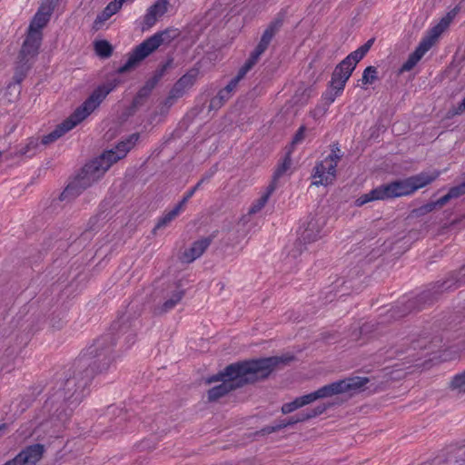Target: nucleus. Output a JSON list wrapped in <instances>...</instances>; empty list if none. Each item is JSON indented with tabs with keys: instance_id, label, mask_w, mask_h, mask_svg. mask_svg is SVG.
Instances as JSON below:
<instances>
[{
	"instance_id": "obj_7",
	"label": "nucleus",
	"mask_w": 465,
	"mask_h": 465,
	"mask_svg": "<svg viewBox=\"0 0 465 465\" xmlns=\"http://www.w3.org/2000/svg\"><path fill=\"white\" fill-rule=\"evenodd\" d=\"M177 35V30L172 28L155 33L128 54L127 61L117 69V72L124 74L136 68L143 59L154 52L161 45L171 43Z\"/></svg>"
},
{
	"instance_id": "obj_6",
	"label": "nucleus",
	"mask_w": 465,
	"mask_h": 465,
	"mask_svg": "<svg viewBox=\"0 0 465 465\" xmlns=\"http://www.w3.org/2000/svg\"><path fill=\"white\" fill-rule=\"evenodd\" d=\"M116 87L114 82L98 86L86 98V100L78 106L74 112L61 124L56 125L54 131L44 135L41 139L40 145H48L64 134L72 130L74 126L89 116L104 101V99Z\"/></svg>"
},
{
	"instance_id": "obj_21",
	"label": "nucleus",
	"mask_w": 465,
	"mask_h": 465,
	"mask_svg": "<svg viewBox=\"0 0 465 465\" xmlns=\"http://www.w3.org/2000/svg\"><path fill=\"white\" fill-rule=\"evenodd\" d=\"M286 13L281 11L270 22L265 30L263 31L260 42L269 46L271 41L274 35L281 30L283 25Z\"/></svg>"
},
{
	"instance_id": "obj_61",
	"label": "nucleus",
	"mask_w": 465,
	"mask_h": 465,
	"mask_svg": "<svg viewBox=\"0 0 465 465\" xmlns=\"http://www.w3.org/2000/svg\"><path fill=\"white\" fill-rule=\"evenodd\" d=\"M465 111V97L462 99V101L459 104L456 114H460Z\"/></svg>"
},
{
	"instance_id": "obj_41",
	"label": "nucleus",
	"mask_w": 465,
	"mask_h": 465,
	"mask_svg": "<svg viewBox=\"0 0 465 465\" xmlns=\"http://www.w3.org/2000/svg\"><path fill=\"white\" fill-rule=\"evenodd\" d=\"M342 92H338L337 89H333L331 87L329 86V89H327L323 94H322V100L324 101V104H327V105H330L331 104H332L336 97L338 95H340Z\"/></svg>"
},
{
	"instance_id": "obj_20",
	"label": "nucleus",
	"mask_w": 465,
	"mask_h": 465,
	"mask_svg": "<svg viewBox=\"0 0 465 465\" xmlns=\"http://www.w3.org/2000/svg\"><path fill=\"white\" fill-rule=\"evenodd\" d=\"M213 239V236H209L194 242L189 249L183 252L181 261L186 263L193 262L205 252Z\"/></svg>"
},
{
	"instance_id": "obj_4",
	"label": "nucleus",
	"mask_w": 465,
	"mask_h": 465,
	"mask_svg": "<svg viewBox=\"0 0 465 465\" xmlns=\"http://www.w3.org/2000/svg\"><path fill=\"white\" fill-rule=\"evenodd\" d=\"M140 327L137 319L123 315L115 321L110 331L101 335L89 346L85 352L80 355L74 362L79 371L91 374V378L106 371L114 361V346L117 339H123L124 344L130 347L135 342L136 331Z\"/></svg>"
},
{
	"instance_id": "obj_3",
	"label": "nucleus",
	"mask_w": 465,
	"mask_h": 465,
	"mask_svg": "<svg viewBox=\"0 0 465 465\" xmlns=\"http://www.w3.org/2000/svg\"><path fill=\"white\" fill-rule=\"evenodd\" d=\"M92 380L91 374L79 371L74 362L73 368L56 382V388H54V392L44 404L49 416L46 428L52 429V436L58 434L73 411L83 401Z\"/></svg>"
},
{
	"instance_id": "obj_33",
	"label": "nucleus",
	"mask_w": 465,
	"mask_h": 465,
	"mask_svg": "<svg viewBox=\"0 0 465 465\" xmlns=\"http://www.w3.org/2000/svg\"><path fill=\"white\" fill-rule=\"evenodd\" d=\"M94 50L101 58H109L114 51L113 45L106 40L94 42Z\"/></svg>"
},
{
	"instance_id": "obj_49",
	"label": "nucleus",
	"mask_w": 465,
	"mask_h": 465,
	"mask_svg": "<svg viewBox=\"0 0 465 465\" xmlns=\"http://www.w3.org/2000/svg\"><path fill=\"white\" fill-rule=\"evenodd\" d=\"M318 399H319V395L317 394V391H313L312 393L301 396L300 397V400H301L300 401H301V403H302V405L303 407V406H305V405H307V404H309V403H311V402H312V401H316Z\"/></svg>"
},
{
	"instance_id": "obj_25",
	"label": "nucleus",
	"mask_w": 465,
	"mask_h": 465,
	"mask_svg": "<svg viewBox=\"0 0 465 465\" xmlns=\"http://www.w3.org/2000/svg\"><path fill=\"white\" fill-rule=\"evenodd\" d=\"M295 417L291 416L288 419L276 420L273 422L272 425L265 426L260 430L255 431V435H268L276 431H279L284 428H287L289 426H292L296 424Z\"/></svg>"
},
{
	"instance_id": "obj_58",
	"label": "nucleus",
	"mask_w": 465,
	"mask_h": 465,
	"mask_svg": "<svg viewBox=\"0 0 465 465\" xmlns=\"http://www.w3.org/2000/svg\"><path fill=\"white\" fill-rule=\"evenodd\" d=\"M216 172V169L215 168H212L210 169L208 172H206L203 177L200 179L203 183H208L211 178L213 176V174L215 173Z\"/></svg>"
},
{
	"instance_id": "obj_5",
	"label": "nucleus",
	"mask_w": 465,
	"mask_h": 465,
	"mask_svg": "<svg viewBox=\"0 0 465 465\" xmlns=\"http://www.w3.org/2000/svg\"><path fill=\"white\" fill-rule=\"evenodd\" d=\"M119 154L114 155L112 151H104L99 157L85 163L77 176L61 193L60 201H71L80 195L102 178L114 163L124 158V150H121Z\"/></svg>"
},
{
	"instance_id": "obj_29",
	"label": "nucleus",
	"mask_w": 465,
	"mask_h": 465,
	"mask_svg": "<svg viewBox=\"0 0 465 465\" xmlns=\"http://www.w3.org/2000/svg\"><path fill=\"white\" fill-rule=\"evenodd\" d=\"M276 189H275L274 183L273 184H269L267 186L266 192L259 199H257L252 203V205L250 207L249 213L250 214H253V213H256L260 212L265 206V204L267 203L270 196L272 195V193Z\"/></svg>"
},
{
	"instance_id": "obj_14",
	"label": "nucleus",
	"mask_w": 465,
	"mask_h": 465,
	"mask_svg": "<svg viewBox=\"0 0 465 465\" xmlns=\"http://www.w3.org/2000/svg\"><path fill=\"white\" fill-rule=\"evenodd\" d=\"M32 64L33 63L18 59V62L15 67V73L12 78V82H10L6 87L7 93L11 95L14 94L15 99L18 98V96L20 95L21 83L27 76V74L31 69Z\"/></svg>"
},
{
	"instance_id": "obj_64",
	"label": "nucleus",
	"mask_w": 465,
	"mask_h": 465,
	"mask_svg": "<svg viewBox=\"0 0 465 465\" xmlns=\"http://www.w3.org/2000/svg\"><path fill=\"white\" fill-rule=\"evenodd\" d=\"M458 223H461L462 227H465V215L462 218L452 222L451 225L458 224Z\"/></svg>"
},
{
	"instance_id": "obj_16",
	"label": "nucleus",
	"mask_w": 465,
	"mask_h": 465,
	"mask_svg": "<svg viewBox=\"0 0 465 465\" xmlns=\"http://www.w3.org/2000/svg\"><path fill=\"white\" fill-rule=\"evenodd\" d=\"M353 71L354 70L342 60L334 68L329 86L337 89L338 92H342Z\"/></svg>"
},
{
	"instance_id": "obj_34",
	"label": "nucleus",
	"mask_w": 465,
	"mask_h": 465,
	"mask_svg": "<svg viewBox=\"0 0 465 465\" xmlns=\"http://www.w3.org/2000/svg\"><path fill=\"white\" fill-rule=\"evenodd\" d=\"M231 97L221 89L210 101L209 111L220 109Z\"/></svg>"
},
{
	"instance_id": "obj_50",
	"label": "nucleus",
	"mask_w": 465,
	"mask_h": 465,
	"mask_svg": "<svg viewBox=\"0 0 465 465\" xmlns=\"http://www.w3.org/2000/svg\"><path fill=\"white\" fill-rule=\"evenodd\" d=\"M257 63L250 60L249 58L245 61L243 65L239 69L238 74L242 76H245L246 74Z\"/></svg>"
},
{
	"instance_id": "obj_38",
	"label": "nucleus",
	"mask_w": 465,
	"mask_h": 465,
	"mask_svg": "<svg viewBox=\"0 0 465 465\" xmlns=\"http://www.w3.org/2000/svg\"><path fill=\"white\" fill-rule=\"evenodd\" d=\"M450 324L451 328L465 331V307L462 311H458L454 313Z\"/></svg>"
},
{
	"instance_id": "obj_44",
	"label": "nucleus",
	"mask_w": 465,
	"mask_h": 465,
	"mask_svg": "<svg viewBox=\"0 0 465 465\" xmlns=\"http://www.w3.org/2000/svg\"><path fill=\"white\" fill-rule=\"evenodd\" d=\"M268 48L265 45L259 42L257 46L254 48V50L251 53L249 59L257 63L260 59L261 55L265 52V50Z\"/></svg>"
},
{
	"instance_id": "obj_36",
	"label": "nucleus",
	"mask_w": 465,
	"mask_h": 465,
	"mask_svg": "<svg viewBox=\"0 0 465 465\" xmlns=\"http://www.w3.org/2000/svg\"><path fill=\"white\" fill-rule=\"evenodd\" d=\"M437 207L440 208L439 199L437 201L429 202L419 208L412 210V215L415 217L425 215L433 210H435Z\"/></svg>"
},
{
	"instance_id": "obj_23",
	"label": "nucleus",
	"mask_w": 465,
	"mask_h": 465,
	"mask_svg": "<svg viewBox=\"0 0 465 465\" xmlns=\"http://www.w3.org/2000/svg\"><path fill=\"white\" fill-rule=\"evenodd\" d=\"M185 294V291L177 287L173 292L170 298H168L161 306L154 309V313L162 315L173 310L177 303H179Z\"/></svg>"
},
{
	"instance_id": "obj_37",
	"label": "nucleus",
	"mask_w": 465,
	"mask_h": 465,
	"mask_svg": "<svg viewBox=\"0 0 465 465\" xmlns=\"http://www.w3.org/2000/svg\"><path fill=\"white\" fill-rule=\"evenodd\" d=\"M378 79V70L375 66L370 65L363 71L361 83L363 84H371Z\"/></svg>"
},
{
	"instance_id": "obj_52",
	"label": "nucleus",
	"mask_w": 465,
	"mask_h": 465,
	"mask_svg": "<svg viewBox=\"0 0 465 465\" xmlns=\"http://www.w3.org/2000/svg\"><path fill=\"white\" fill-rule=\"evenodd\" d=\"M184 91L185 90H183L181 85H179L177 83H175L173 84V88L171 89V91L169 92V94L177 100L178 98L183 96V94H184Z\"/></svg>"
},
{
	"instance_id": "obj_59",
	"label": "nucleus",
	"mask_w": 465,
	"mask_h": 465,
	"mask_svg": "<svg viewBox=\"0 0 465 465\" xmlns=\"http://www.w3.org/2000/svg\"><path fill=\"white\" fill-rule=\"evenodd\" d=\"M175 101H176L175 98H173L172 95L168 94V96L165 98V100L163 103L162 109L165 107L166 110H168L174 104Z\"/></svg>"
},
{
	"instance_id": "obj_42",
	"label": "nucleus",
	"mask_w": 465,
	"mask_h": 465,
	"mask_svg": "<svg viewBox=\"0 0 465 465\" xmlns=\"http://www.w3.org/2000/svg\"><path fill=\"white\" fill-rule=\"evenodd\" d=\"M300 401H301L300 397H298L291 402L284 403L282 406V412L283 414H288V413L294 411L295 410H297L299 408H302V405Z\"/></svg>"
},
{
	"instance_id": "obj_46",
	"label": "nucleus",
	"mask_w": 465,
	"mask_h": 465,
	"mask_svg": "<svg viewBox=\"0 0 465 465\" xmlns=\"http://www.w3.org/2000/svg\"><path fill=\"white\" fill-rule=\"evenodd\" d=\"M110 18L109 15L104 11V9L100 13L93 24V29L97 31L101 29L104 23Z\"/></svg>"
},
{
	"instance_id": "obj_47",
	"label": "nucleus",
	"mask_w": 465,
	"mask_h": 465,
	"mask_svg": "<svg viewBox=\"0 0 465 465\" xmlns=\"http://www.w3.org/2000/svg\"><path fill=\"white\" fill-rule=\"evenodd\" d=\"M332 405H333V403H329V404L322 403V404L315 406L312 409H310V410L307 409V410L310 412V414L312 415V418H315V417L322 414L329 407H331Z\"/></svg>"
},
{
	"instance_id": "obj_45",
	"label": "nucleus",
	"mask_w": 465,
	"mask_h": 465,
	"mask_svg": "<svg viewBox=\"0 0 465 465\" xmlns=\"http://www.w3.org/2000/svg\"><path fill=\"white\" fill-rule=\"evenodd\" d=\"M342 156L339 144L334 143L331 145V153L325 159L338 163Z\"/></svg>"
},
{
	"instance_id": "obj_1",
	"label": "nucleus",
	"mask_w": 465,
	"mask_h": 465,
	"mask_svg": "<svg viewBox=\"0 0 465 465\" xmlns=\"http://www.w3.org/2000/svg\"><path fill=\"white\" fill-rule=\"evenodd\" d=\"M464 283L465 265L459 272L450 274L445 280L431 284L430 288L417 296L392 307L384 314H381L378 319L366 322L361 326L353 329L349 336L351 341L362 345L371 339L385 334L388 331V325L392 322L400 320L409 313L425 309L437 302L444 292L455 290Z\"/></svg>"
},
{
	"instance_id": "obj_53",
	"label": "nucleus",
	"mask_w": 465,
	"mask_h": 465,
	"mask_svg": "<svg viewBox=\"0 0 465 465\" xmlns=\"http://www.w3.org/2000/svg\"><path fill=\"white\" fill-rule=\"evenodd\" d=\"M121 8V5L115 2H110L106 7L104 8V11L109 15L111 17L113 15H114L119 9Z\"/></svg>"
},
{
	"instance_id": "obj_63",
	"label": "nucleus",
	"mask_w": 465,
	"mask_h": 465,
	"mask_svg": "<svg viewBox=\"0 0 465 465\" xmlns=\"http://www.w3.org/2000/svg\"><path fill=\"white\" fill-rule=\"evenodd\" d=\"M5 351L7 357H13L16 353L15 349L11 347H8Z\"/></svg>"
},
{
	"instance_id": "obj_60",
	"label": "nucleus",
	"mask_w": 465,
	"mask_h": 465,
	"mask_svg": "<svg viewBox=\"0 0 465 465\" xmlns=\"http://www.w3.org/2000/svg\"><path fill=\"white\" fill-rule=\"evenodd\" d=\"M463 1H460L453 9L450 11V13L455 17L461 9H463Z\"/></svg>"
},
{
	"instance_id": "obj_31",
	"label": "nucleus",
	"mask_w": 465,
	"mask_h": 465,
	"mask_svg": "<svg viewBox=\"0 0 465 465\" xmlns=\"http://www.w3.org/2000/svg\"><path fill=\"white\" fill-rule=\"evenodd\" d=\"M463 194H465V180L461 183L451 187L445 195L439 199L440 206H443L450 200L459 198Z\"/></svg>"
},
{
	"instance_id": "obj_13",
	"label": "nucleus",
	"mask_w": 465,
	"mask_h": 465,
	"mask_svg": "<svg viewBox=\"0 0 465 465\" xmlns=\"http://www.w3.org/2000/svg\"><path fill=\"white\" fill-rule=\"evenodd\" d=\"M322 229L317 220L311 219L301 233L300 242H296L294 248L289 252V256L297 258L302 252V242L304 244L311 243L321 238Z\"/></svg>"
},
{
	"instance_id": "obj_12",
	"label": "nucleus",
	"mask_w": 465,
	"mask_h": 465,
	"mask_svg": "<svg viewBox=\"0 0 465 465\" xmlns=\"http://www.w3.org/2000/svg\"><path fill=\"white\" fill-rule=\"evenodd\" d=\"M127 419L128 415L126 411L116 407H109L107 409L105 416L103 417L102 420H100L99 422L95 425V433H104V430L100 431L98 430V427L101 426L102 424H104L105 421L109 423L107 428L108 430H122L124 429V424L125 423Z\"/></svg>"
},
{
	"instance_id": "obj_2",
	"label": "nucleus",
	"mask_w": 465,
	"mask_h": 465,
	"mask_svg": "<svg viewBox=\"0 0 465 465\" xmlns=\"http://www.w3.org/2000/svg\"><path fill=\"white\" fill-rule=\"evenodd\" d=\"M294 360L293 355L272 356L239 361L227 365L223 371L210 376L206 383L222 381L208 390L210 402L216 401L229 392L266 380L277 367L287 365Z\"/></svg>"
},
{
	"instance_id": "obj_11",
	"label": "nucleus",
	"mask_w": 465,
	"mask_h": 465,
	"mask_svg": "<svg viewBox=\"0 0 465 465\" xmlns=\"http://www.w3.org/2000/svg\"><path fill=\"white\" fill-rule=\"evenodd\" d=\"M338 163L324 159L318 163L313 168L312 177L317 179L312 184L327 186L333 183L336 178V168Z\"/></svg>"
},
{
	"instance_id": "obj_10",
	"label": "nucleus",
	"mask_w": 465,
	"mask_h": 465,
	"mask_svg": "<svg viewBox=\"0 0 465 465\" xmlns=\"http://www.w3.org/2000/svg\"><path fill=\"white\" fill-rule=\"evenodd\" d=\"M173 61V58H169L164 64H163L159 68L155 70L153 75L149 80H147L145 84L139 89L130 106L128 107V113L130 115H133L141 106L145 104L152 91L162 79L166 70L172 65Z\"/></svg>"
},
{
	"instance_id": "obj_56",
	"label": "nucleus",
	"mask_w": 465,
	"mask_h": 465,
	"mask_svg": "<svg viewBox=\"0 0 465 465\" xmlns=\"http://www.w3.org/2000/svg\"><path fill=\"white\" fill-rule=\"evenodd\" d=\"M195 193V192L191 188L183 197V199L176 204V206L180 207V210L182 211L183 206L186 204V203L189 201L191 197Z\"/></svg>"
},
{
	"instance_id": "obj_30",
	"label": "nucleus",
	"mask_w": 465,
	"mask_h": 465,
	"mask_svg": "<svg viewBox=\"0 0 465 465\" xmlns=\"http://www.w3.org/2000/svg\"><path fill=\"white\" fill-rule=\"evenodd\" d=\"M140 134L138 133H134L131 134L125 141H121L117 143V145L114 148L110 149L109 151H112L114 153V155H120L121 150H124V157L126 156L127 153L130 151V149L135 144V143L139 140Z\"/></svg>"
},
{
	"instance_id": "obj_35",
	"label": "nucleus",
	"mask_w": 465,
	"mask_h": 465,
	"mask_svg": "<svg viewBox=\"0 0 465 465\" xmlns=\"http://www.w3.org/2000/svg\"><path fill=\"white\" fill-rule=\"evenodd\" d=\"M198 73L199 72L197 69H192L182 77H180L176 83L181 85L183 90H185L194 84Z\"/></svg>"
},
{
	"instance_id": "obj_22",
	"label": "nucleus",
	"mask_w": 465,
	"mask_h": 465,
	"mask_svg": "<svg viewBox=\"0 0 465 465\" xmlns=\"http://www.w3.org/2000/svg\"><path fill=\"white\" fill-rule=\"evenodd\" d=\"M41 151V145L38 137H30L27 139L26 143L20 148H16L11 153L12 157H26L32 158Z\"/></svg>"
},
{
	"instance_id": "obj_27",
	"label": "nucleus",
	"mask_w": 465,
	"mask_h": 465,
	"mask_svg": "<svg viewBox=\"0 0 465 465\" xmlns=\"http://www.w3.org/2000/svg\"><path fill=\"white\" fill-rule=\"evenodd\" d=\"M291 153V150L286 152L285 156L282 159V162L277 165L273 173L272 179L270 184L274 183L275 189L277 188L278 180L290 169L292 165Z\"/></svg>"
},
{
	"instance_id": "obj_28",
	"label": "nucleus",
	"mask_w": 465,
	"mask_h": 465,
	"mask_svg": "<svg viewBox=\"0 0 465 465\" xmlns=\"http://www.w3.org/2000/svg\"><path fill=\"white\" fill-rule=\"evenodd\" d=\"M377 200H382L384 201V195L382 193L381 185L373 188L369 193H364L361 195L358 199L355 201V205L360 207L364 205L367 203L377 201Z\"/></svg>"
},
{
	"instance_id": "obj_40",
	"label": "nucleus",
	"mask_w": 465,
	"mask_h": 465,
	"mask_svg": "<svg viewBox=\"0 0 465 465\" xmlns=\"http://www.w3.org/2000/svg\"><path fill=\"white\" fill-rule=\"evenodd\" d=\"M450 387L453 390L458 389L460 391L465 392V371L455 375L450 381Z\"/></svg>"
},
{
	"instance_id": "obj_48",
	"label": "nucleus",
	"mask_w": 465,
	"mask_h": 465,
	"mask_svg": "<svg viewBox=\"0 0 465 465\" xmlns=\"http://www.w3.org/2000/svg\"><path fill=\"white\" fill-rule=\"evenodd\" d=\"M305 126H301L297 132L295 133L292 140V143H291V146L293 147L295 144L301 143L303 139H304V133H305Z\"/></svg>"
},
{
	"instance_id": "obj_24",
	"label": "nucleus",
	"mask_w": 465,
	"mask_h": 465,
	"mask_svg": "<svg viewBox=\"0 0 465 465\" xmlns=\"http://www.w3.org/2000/svg\"><path fill=\"white\" fill-rule=\"evenodd\" d=\"M454 18L455 17L450 12H448L447 15L429 31L428 35H426L425 38L430 40L434 45L438 37L445 31V29L448 28Z\"/></svg>"
},
{
	"instance_id": "obj_18",
	"label": "nucleus",
	"mask_w": 465,
	"mask_h": 465,
	"mask_svg": "<svg viewBox=\"0 0 465 465\" xmlns=\"http://www.w3.org/2000/svg\"><path fill=\"white\" fill-rule=\"evenodd\" d=\"M432 45L433 44L430 40H428L425 37L422 38V40L420 42L419 45L416 47L414 52L410 54L407 61L403 63V64L399 70V73L402 74L404 72L411 71L422 58L426 52H428L431 48Z\"/></svg>"
},
{
	"instance_id": "obj_57",
	"label": "nucleus",
	"mask_w": 465,
	"mask_h": 465,
	"mask_svg": "<svg viewBox=\"0 0 465 465\" xmlns=\"http://www.w3.org/2000/svg\"><path fill=\"white\" fill-rule=\"evenodd\" d=\"M375 39L374 38H371L369 39L364 45H362L361 46H360L358 49L361 51V53L364 55H366V54L369 52V50L371 49V47L372 46L373 43H374Z\"/></svg>"
},
{
	"instance_id": "obj_17",
	"label": "nucleus",
	"mask_w": 465,
	"mask_h": 465,
	"mask_svg": "<svg viewBox=\"0 0 465 465\" xmlns=\"http://www.w3.org/2000/svg\"><path fill=\"white\" fill-rule=\"evenodd\" d=\"M42 37L27 34L21 50L18 54V59L33 63V59L37 55L41 45Z\"/></svg>"
},
{
	"instance_id": "obj_51",
	"label": "nucleus",
	"mask_w": 465,
	"mask_h": 465,
	"mask_svg": "<svg viewBox=\"0 0 465 465\" xmlns=\"http://www.w3.org/2000/svg\"><path fill=\"white\" fill-rule=\"evenodd\" d=\"M257 63L250 60L249 58L245 61L243 65L239 69L238 74L242 76H245L246 74Z\"/></svg>"
},
{
	"instance_id": "obj_62",
	"label": "nucleus",
	"mask_w": 465,
	"mask_h": 465,
	"mask_svg": "<svg viewBox=\"0 0 465 465\" xmlns=\"http://www.w3.org/2000/svg\"><path fill=\"white\" fill-rule=\"evenodd\" d=\"M321 335H322V339L326 341H330V340L333 337V334L329 333V332H323Z\"/></svg>"
},
{
	"instance_id": "obj_39",
	"label": "nucleus",
	"mask_w": 465,
	"mask_h": 465,
	"mask_svg": "<svg viewBox=\"0 0 465 465\" xmlns=\"http://www.w3.org/2000/svg\"><path fill=\"white\" fill-rule=\"evenodd\" d=\"M365 55L361 53L359 49L351 52L349 55H347L343 61L349 64L351 68L355 69L357 64L364 57Z\"/></svg>"
},
{
	"instance_id": "obj_8",
	"label": "nucleus",
	"mask_w": 465,
	"mask_h": 465,
	"mask_svg": "<svg viewBox=\"0 0 465 465\" xmlns=\"http://www.w3.org/2000/svg\"><path fill=\"white\" fill-rule=\"evenodd\" d=\"M440 175L439 172L425 173L412 175L405 179L395 180L388 183L381 184L382 193L385 200L410 195L415 191L425 187Z\"/></svg>"
},
{
	"instance_id": "obj_43",
	"label": "nucleus",
	"mask_w": 465,
	"mask_h": 465,
	"mask_svg": "<svg viewBox=\"0 0 465 465\" xmlns=\"http://www.w3.org/2000/svg\"><path fill=\"white\" fill-rule=\"evenodd\" d=\"M243 78V76L240 75V74L237 73V74L231 79V81L228 83V84L223 88V93H226L230 97H232V94L234 91V89L237 87L239 82Z\"/></svg>"
},
{
	"instance_id": "obj_19",
	"label": "nucleus",
	"mask_w": 465,
	"mask_h": 465,
	"mask_svg": "<svg viewBox=\"0 0 465 465\" xmlns=\"http://www.w3.org/2000/svg\"><path fill=\"white\" fill-rule=\"evenodd\" d=\"M167 0H157L148 9L143 17L142 30L151 28L157 21L158 17L163 16L167 12Z\"/></svg>"
},
{
	"instance_id": "obj_26",
	"label": "nucleus",
	"mask_w": 465,
	"mask_h": 465,
	"mask_svg": "<svg viewBox=\"0 0 465 465\" xmlns=\"http://www.w3.org/2000/svg\"><path fill=\"white\" fill-rule=\"evenodd\" d=\"M428 337H422L420 340L412 341L411 345L409 348V350L412 349L416 351L417 349L424 350V349H430V351H434L436 349H440V343L442 341L441 338H433L431 341H428Z\"/></svg>"
},
{
	"instance_id": "obj_15",
	"label": "nucleus",
	"mask_w": 465,
	"mask_h": 465,
	"mask_svg": "<svg viewBox=\"0 0 465 465\" xmlns=\"http://www.w3.org/2000/svg\"><path fill=\"white\" fill-rule=\"evenodd\" d=\"M54 8L53 0L47 5H42L35 16L33 17L27 34H33L34 35H39L42 37L41 30L48 23L51 14Z\"/></svg>"
},
{
	"instance_id": "obj_9",
	"label": "nucleus",
	"mask_w": 465,
	"mask_h": 465,
	"mask_svg": "<svg viewBox=\"0 0 465 465\" xmlns=\"http://www.w3.org/2000/svg\"><path fill=\"white\" fill-rule=\"evenodd\" d=\"M369 381L370 380L367 377H350L324 385L316 391L319 395V399L343 393L351 395Z\"/></svg>"
},
{
	"instance_id": "obj_55",
	"label": "nucleus",
	"mask_w": 465,
	"mask_h": 465,
	"mask_svg": "<svg viewBox=\"0 0 465 465\" xmlns=\"http://www.w3.org/2000/svg\"><path fill=\"white\" fill-rule=\"evenodd\" d=\"M295 420L297 423L306 421L310 419H312V415L308 411V410L302 411L297 414L294 415Z\"/></svg>"
},
{
	"instance_id": "obj_54",
	"label": "nucleus",
	"mask_w": 465,
	"mask_h": 465,
	"mask_svg": "<svg viewBox=\"0 0 465 465\" xmlns=\"http://www.w3.org/2000/svg\"><path fill=\"white\" fill-rule=\"evenodd\" d=\"M121 8V5L115 2H110L106 7L104 8V11L109 15L111 17L113 15H114L119 9Z\"/></svg>"
},
{
	"instance_id": "obj_32",
	"label": "nucleus",
	"mask_w": 465,
	"mask_h": 465,
	"mask_svg": "<svg viewBox=\"0 0 465 465\" xmlns=\"http://www.w3.org/2000/svg\"><path fill=\"white\" fill-rule=\"evenodd\" d=\"M181 213L179 206H174L173 209L166 213L163 216H162L157 223L155 224L154 228L153 229V232L155 233L157 230L165 228L168 226V224L173 221Z\"/></svg>"
}]
</instances>
